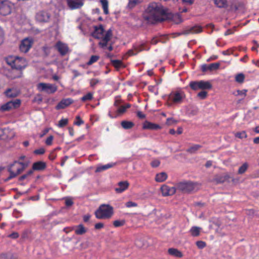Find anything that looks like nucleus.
I'll return each mask as SVG.
<instances>
[{
  "mask_svg": "<svg viewBox=\"0 0 259 259\" xmlns=\"http://www.w3.org/2000/svg\"><path fill=\"white\" fill-rule=\"evenodd\" d=\"M125 206L127 207H137L138 204L137 203L133 201H128L125 203Z\"/></svg>",
  "mask_w": 259,
  "mask_h": 259,
  "instance_id": "nucleus-52",
  "label": "nucleus"
},
{
  "mask_svg": "<svg viewBox=\"0 0 259 259\" xmlns=\"http://www.w3.org/2000/svg\"><path fill=\"white\" fill-rule=\"evenodd\" d=\"M177 123V121L172 118H168L166 120V124L168 125L175 124Z\"/></svg>",
  "mask_w": 259,
  "mask_h": 259,
  "instance_id": "nucleus-49",
  "label": "nucleus"
},
{
  "mask_svg": "<svg viewBox=\"0 0 259 259\" xmlns=\"http://www.w3.org/2000/svg\"><path fill=\"white\" fill-rule=\"evenodd\" d=\"M9 237L13 239H16L18 238L19 234L17 232H13L12 234H10L9 235Z\"/></svg>",
  "mask_w": 259,
  "mask_h": 259,
  "instance_id": "nucleus-63",
  "label": "nucleus"
},
{
  "mask_svg": "<svg viewBox=\"0 0 259 259\" xmlns=\"http://www.w3.org/2000/svg\"><path fill=\"white\" fill-rule=\"evenodd\" d=\"M232 178L231 176L227 174L218 175L215 176L213 179V182L216 184H221L226 182H228L229 179Z\"/></svg>",
  "mask_w": 259,
  "mask_h": 259,
  "instance_id": "nucleus-14",
  "label": "nucleus"
},
{
  "mask_svg": "<svg viewBox=\"0 0 259 259\" xmlns=\"http://www.w3.org/2000/svg\"><path fill=\"white\" fill-rule=\"evenodd\" d=\"M208 66H209V71L217 70L219 68V67L220 66V63H211V64L208 65Z\"/></svg>",
  "mask_w": 259,
  "mask_h": 259,
  "instance_id": "nucleus-43",
  "label": "nucleus"
},
{
  "mask_svg": "<svg viewBox=\"0 0 259 259\" xmlns=\"http://www.w3.org/2000/svg\"><path fill=\"white\" fill-rule=\"evenodd\" d=\"M99 59V57L97 55H93L91 56L90 60L87 63L88 65H91L94 63L97 62Z\"/></svg>",
  "mask_w": 259,
  "mask_h": 259,
  "instance_id": "nucleus-40",
  "label": "nucleus"
},
{
  "mask_svg": "<svg viewBox=\"0 0 259 259\" xmlns=\"http://www.w3.org/2000/svg\"><path fill=\"white\" fill-rule=\"evenodd\" d=\"M73 203V202L71 199L66 198L65 200V204L67 206H70Z\"/></svg>",
  "mask_w": 259,
  "mask_h": 259,
  "instance_id": "nucleus-60",
  "label": "nucleus"
},
{
  "mask_svg": "<svg viewBox=\"0 0 259 259\" xmlns=\"http://www.w3.org/2000/svg\"><path fill=\"white\" fill-rule=\"evenodd\" d=\"M140 3L139 0H129L128 7L132 9Z\"/></svg>",
  "mask_w": 259,
  "mask_h": 259,
  "instance_id": "nucleus-44",
  "label": "nucleus"
},
{
  "mask_svg": "<svg viewBox=\"0 0 259 259\" xmlns=\"http://www.w3.org/2000/svg\"><path fill=\"white\" fill-rule=\"evenodd\" d=\"M235 136L239 139H243L247 138V134L245 131L241 132H237L235 134Z\"/></svg>",
  "mask_w": 259,
  "mask_h": 259,
  "instance_id": "nucleus-41",
  "label": "nucleus"
},
{
  "mask_svg": "<svg viewBox=\"0 0 259 259\" xmlns=\"http://www.w3.org/2000/svg\"><path fill=\"white\" fill-rule=\"evenodd\" d=\"M12 5L7 1L2 2L0 4V14L3 16L10 14L11 12Z\"/></svg>",
  "mask_w": 259,
  "mask_h": 259,
  "instance_id": "nucleus-10",
  "label": "nucleus"
},
{
  "mask_svg": "<svg viewBox=\"0 0 259 259\" xmlns=\"http://www.w3.org/2000/svg\"><path fill=\"white\" fill-rule=\"evenodd\" d=\"M87 229L83 227L82 224H80L76 227L75 230V234L77 235H82L86 233Z\"/></svg>",
  "mask_w": 259,
  "mask_h": 259,
  "instance_id": "nucleus-31",
  "label": "nucleus"
},
{
  "mask_svg": "<svg viewBox=\"0 0 259 259\" xmlns=\"http://www.w3.org/2000/svg\"><path fill=\"white\" fill-rule=\"evenodd\" d=\"M167 38V36L166 35H160L158 36V41L162 43H164Z\"/></svg>",
  "mask_w": 259,
  "mask_h": 259,
  "instance_id": "nucleus-56",
  "label": "nucleus"
},
{
  "mask_svg": "<svg viewBox=\"0 0 259 259\" xmlns=\"http://www.w3.org/2000/svg\"><path fill=\"white\" fill-rule=\"evenodd\" d=\"M55 47L61 56H65L69 50L68 46L61 41L57 42Z\"/></svg>",
  "mask_w": 259,
  "mask_h": 259,
  "instance_id": "nucleus-16",
  "label": "nucleus"
},
{
  "mask_svg": "<svg viewBox=\"0 0 259 259\" xmlns=\"http://www.w3.org/2000/svg\"><path fill=\"white\" fill-rule=\"evenodd\" d=\"M162 195L163 196H171L177 192L176 185L175 186L170 187L166 185H163L160 188Z\"/></svg>",
  "mask_w": 259,
  "mask_h": 259,
  "instance_id": "nucleus-12",
  "label": "nucleus"
},
{
  "mask_svg": "<svg viewBox=\"0 0 259 259\" xmlns=\"http://www.w3.org/2000/svg\"><path fill=\"white\" fill-rule=\"evenodd\" d=\"M45 152V149H44L42 148H39L38 149H36L34 151V153L35 154L41 155V154H43Z\"/></svg>",
  "mask_w": 259,
  "mask_h": 259,
  "instance_id": "nucleus-57",
  "label": "nucleus"
},
{
  "mask_svg": "<svg viewBox=\"0 0 259 259\" xmlns=\"http://www.w3.org/2000/svg\"><path fill=\"white\" fill-rule=\"evenodd\" d=\"M129 185L127 181L119 182L117 184L118 187L116 188L115 190L118 193H122L128 188Z\"/></svg>",
  "mask_w": 259,
  "mask_h": 259,
  "instance_id": "nucleus-20",
  "label": "nucleus"
},
{
  "mask_svg": "<svg viewBox=\"0 0 259 259\" xmlns=\"http://www.w3.org/2000/svg\"><path fill=\"white\" fill-rule=\"evenodd\" d=\"M214 4L219 8H224L227 6L226 0H213Z\"/></svg>",
  "mask_w": 259,
  "mask_h": 259,
  "instance_id": "nucleus-34",
  "label": "nucleus"
},
{
  "mask_svg": "<svg viewBox=\"0 0 259 259\" xmlns=\"http://www.w3.org/2000/svg\"><path fill=\"white\" fill-rule=\"evenodd\" d=\"M33 40L31 38H26L21 41L19 48L21 52L27 53L32 46Z\"/></svg>",
  "mask_w": 259,
  "mask_h": 259,
  "instance_id": "nucleus-11",
  "label": "nucleus"
},
{
  "mask_svg": "<svg viewBox=\"0 0 259 259\" xmlns=\"http://www.w3.org/2000/svg\"><path fill=\"white\" fill-rule=\"evenodd\" d=\"M143 128L144 129L157 130L160 129L161 127L159 125L157 124H155L148 121H146L143 124Z\"/></svg>",
  "mask_w": 259,
  "mask_h": 259,
  "instance_id": "nucleus-24",
  "label": "nucleus"
},
{
  "mask_svg": "<svg viewBox=\"0 0 259 259\" xmlns=\"http://www.w3.org/2000/svg\"><path fill=\"white\" fill-rule=\"evenodd\" d=\"M104 32V29L102 25H100L99 27H95V30L92 33V36L97 39H100L102 37L103 34Z\"/></svg>",
  "mask_w": 259,
  "mask_h": 259,
  "instance_id": "nucleus-22",
  "label": "nucleus"
},
{
  "mask_svg": "<svg viewBox=\"0 0 259 259\" xmlns=\"http://www.w3.org/2000/svg\"><path fill=\"white\" fill-rule=\"evenodd\" d=\"M121 125L122 127L125 129H131L134 126V123L132 121L123 120L121 122Z\"/></svg>",
  "mask_w": 259,
  "mask_h": 259,
  "instance_id": "nucleus-30",
  "label": "nucleus"
},
{
  "mask_svg": "<svg viewBox=\"0 0 259 259\" xmlns=\"http://www.w3.org/2000/svg\"><path fill=\"white\" fill-rule=\"evenodd\" d=\"M254 210L253 209H248L246 211V213L250 216H253L254 215Z\"/></svg>",
  "mask_w": 259,
  "mask_h": 259,
  "instance_id": "nucleus-64",
  "label": "nucleus"
},
{
  "mask_svg": "<svg viewBox=\"0 0 259 259\" xmlns=\"http://www.w3.org/2000/svg\"><path fill=\"white\" fill-rule=\"evenodd\" d=\"M47 167V165L46 162L38 161L36 162L33 163L32 165V169L33 170H43Z\"/></svg>",
  "mask_w": 259,
  "mask_h": 259,
  "instance_id": "nucleus-23",
  "label": "nucleus"
},
{
  "mask_svg": "<svg viewBox=\"0 0 259 259\" xmlns=\"http://www.w3.org/2000/svg\"><path fill=\"white\" fill-rule=\"evenodd\" d=\"M5 94L7 97L15 98L19 94V92L16 89H8L5 92Z\"/></svg>",
  "mask_w": 259,
  "mask_h": 259,
  "instance_id": "nucleus-25",
  "label": "nucleus"
},
{
  "mask_svg": "<svg viewBox=\"0 0 259 259\" xmlns=\"http://www.w3.org/2000/svg\"><path fill=\"white\" fill-rule=\"evenodd\" d=\"M9 130L8 129H1L0 128V140H8L10 139L11 137H9L8 135Z\"/></svg>",
  "mask_w": 259,
  "mask_h": 259,
  "instance_id": "nucleus-28",
  "label": "nucleus"
},
{
  "mask_svg": "<svg viewBox=\"0 0 259 259\" xmlns=\"http://www.w3.org/2000/svg\"><path fill=\"white\" fill-rule=\"evenodd\" d=\"M167 178V175L165 172L157 174L155 177V181L158 182H164Z\"/></svg>",
  "mask_w": 259,
  "mask_h": 259,
  "instance_id": "nucleus-27",
  "label": "nucleus"
},
{
  "mask_svg": "<svg viewBox=\"0 0 259 259\" xmlns=\"http://www.w3.org/2000/svg\"><path fill=\"white\" fill-rule=\"evenodd\" d=\"M112 64L113 65V66L116 68L117 69H119L121 67H124V66L123 65L122 62L118 60H114L111 61Z\"/></svg>",
  "mask_w": 259,
  "mask_h": 259,
  "instance_id": "nucleus-35",
  "label": "nucleus"
},
{
  "mask_svg": "<svg viewBox=\"0 0 259 259\" xmlns=\"http://www.w3.org/2000/svg\"><path fill=\"white\" fill-rule=\"evenodd\" d=\"M168 253L169 254L176 257H182L183 254L181 251L177 248H170L168 249Z\"/></svg>",
  "mask_w": 259,
  "mask_h": 259,
  "instance_id": "nucleus-26",
  "label": "nucleus"
},
{
  "mask_svg": "<svg viewBox=\"0 0 259 259\" xmlns=\"http://www.w3.org/2000/svg\"><path fill=\"white\" fill-rule=\"evenodd\" d=\"M54 139V137L53 136H50L46 141V144L47 145H51L52 144L53 140Z\"/></svg>",
  "mask_w": 259,
  "mask_h": 259,
  "instance_id": "nucleus-55",
  "label": "nucleus"
},
{
  "mask_svg": "<svg viewBox=\"0 0 259 259\" xmlns=\"http://www.w3.org/2000/svg\"><path fill=\"white\" fill-rule=\"evenodd\" d=\"M67 3L71 9H79L83 4L82 0H67Z\"/></svg>",
  "mask_w": 259,
  "mask_h": 259,
  "instance_id": "nucleus-18",
  "label": "nucleus"
},
{
  "mask_svg": "<svg viewBox=\"0 0 259 259\" xmlns=\"http://www.w3.org/2000/svg\"><path fill=\"white\" fill-rule=\"evenodd\" d=\"M77 121L75 122V124L77 125H80L83 123V120L80 118V117L78 116L76 117Z\"/></svg>",
  "mask_w": 259,
  "mask_h": 259,
  "instance_id": "nucleus-61",
  "label": "nucleus"
},
{
  "mask_svg": "<svg viewBox=\"0 0 259 259\" xmlns=\"http://www.w3.org/2000/svg\"><path fill=\"white\" fill-rule=\"evenodd\" d=\"M99 82V80L96 78L92 79L90 81V84L92 87L95 86Z\"/></svg>",
  "mask_w": 259,
  "mask_h": 259,
  "instance_id": "nucleus-58",
  "label": "nucleus"
},
{
  "mask_svg": "<svg viewBox=\"0 0 259 259\" xmlns=\"http://www.w3.org/2000/svg\"><path fill=\"white\" fill-rule=\"evenodd\" d=\"M247 90H243L242 91L240 90H237V94H234L235 96H238V95H243L244 97H245L246 96V92Z\"/></svg>",
  "mask_w": 259,
  "mask_h": 259,
  "instance_id": "nucleus-53",
  "label": "nucleus"
},
{
  "mask_svg": "<svg viewBox=\"0 0 259 259\" xmlns=\"http://www.w3.org/2000/svg\"><path fill=\"white\" fill-rule=\"evenodd\" d=\"M21 104V100L16 99L14 101L8 102L6 104L2 105L1 110L3 111H10L13 109L18 108Z\"/></svg>",
  "mask_w": 259,
  "mask_h": 259,
  "instance_id": "nucleus-8",
  "label": "nucleus"
},
{
  "mask_svg": "<svg viewBox=\"0 0 259 259\" xmlns=\"http://www.w3.org/2000/svg\"><path fill=\"white\" fill-rule=\"evenodd\" d=\"M196 243L197 247L200 249L204 248L206 246V243L202 241H198Z\"/></svg>",
  "mask_w": 259,
  "mask_h": 259,
  "instance_id": "nucleus-51",
  "label": "nucleus"
},
{
  "mask_svg": "<svg viewBox=\"0 0 259 259\" xmlns=\"http://www.w3.org/2000/svg\"><path fill=\"white\" fill-rule=\"evenodd\" d=\"M10 253H2L0 254V259H9Z\"/></svg>",
  "mask_w": 259,
  "mask_h": 259,
  "instance_id": "nucleus-54",
  "label": "nucleus"
},
{
  "mask_svg": "<svg viewBox=\"0 0 259 259\" xmlns=\"http://www.w3.org/2000/svg\"><path fill=\"white\" fill-rule=\"evenodd\" d=\"M135 244L136 246L139 248H141L144 246L143 240L142 238L137 239L136 241Z\"/></svg>",
  "mask_w": 259,
  "mask_h": 259,
  "instance_id": "nucleus-48",
  "label": "nucleus"
},
{
  "mask_svg": "<svg viewBox=\"0 0 259 259\" xmlns=\"http://www.w3.org/2000/svg\"><path fill=\"white\" fill-rule=\"evenodd\" d=\"M33 174V170H29L27 174L21 176L19 178V181H23L25 179H26L28 176L31 175Z\"/></svg>",
  "mask_w": 259,
  "mask_h": 259,
  "instance_id": "nucleus-50",
  "label": "nucleus"
},
{
  "mask_svg": "<svg viewBox=\"0 0 259 259\" xmlns=\"http://www.w3.org/2000/svg\"><path fill=\"white\" fill-rule=\"evenodd\" d=\"M28 165V163L15 161L8 168L10 176L8 178L7 180H10L20 174Z\"/></svg>",
  "mask_w": 259,
  "mask_h": 259,
  "instance_id": "nucleus-4",
  "label": "nucleus"
},
{
  "mask_svg": "<svg viewBox=\"0 0 259 259\" xmlns=\"http://www.w3.org/2000/svg\"><path fill=\"white\" fill-rule=\"evenodd\" d=\"M37 87L40 91H44L49 94L54 93L57 90L56 85L43 82L39 83Z\"/></svg>",
  "mask_w": 259,
  "mask_h": 259,
  "instance_id": "nucleus-7",
  "label": "nucleus"
},
{
  "mask_svg": "<svg viewBox=\"0 0 259 259\" xmlns=\"http://www.w3.org/2000/svg\"><path fill=\"white\" fill-rule=\"evenodd\" d=\"M202 31V27L200 26H194L193 27H191L190 28H187L185 30H183L181 33H179V35L180 34H188L190 33H199Z\"/></svg>",
  "mask_w": 259,
  "mask_h": 259,
  "instance_id": "nucleus-17",
  "label": "nucleus"
},
{
  "mask_svg": "<svg viewBox=\"0 0 259 259\" xmlns=\"http://www.w3.org/2000/svg\"><path fill=\"white\" fill-rule=\"evenodd\" d=\"M177 191L184 194H191L197 191L200 187V184L197 182L191 181H183L179 182L176 184Z\"/></svg>",
  "mask_w": 259,
  "mask_h": 259,
  "instance_id": "nucleus-2",
  "label": "nucleus"
},
{
  "mask_svg": "<svg viewBox=\"0 0 259 259\" xmlns=\"http://www.w3.org/2000/svg\"><path fill=\"white\" fill-rule=\"evenodd\" d=\"M73 103V100L71 99H65L62 100L56 106V108L57 110L64 109Z\"/></svg>",
  "mask_w": 259,
  "mask_h": 259,
  "instance_id": "nucleus-21",
  "label": "nucleus"
},
{
  "mask_svg": "<svg viewBox=\"0 0 259 259\" xmlns=\"http://www.w3.org/2000/svg\"><path fill=\"white\" fill-rule=\"evenodd\" d=\"M160 164V161L158 160H154L151 162V165L153 167H158Z\"/></svg>",
  "mask_w": 259,
  "mask_h": 259,
  "instance_id": "nucleus-59",
  "label": "nucleus"
},
{
  "mask_svg": "<svg viewBox=\"0 0 259 259\" xmlns=\"http://www.w3.org/2000/svg\"><path fill=\"white\" fill-rule=\"evenodd\" d=\"M189 85L193 90H197L198 89L209 90L212 88V85L209 82L203 80L191 81Z\"/></svg>",
  "mask_w": 259,
  "mask_h": 259,
  "instance_id": "nucleus-6",
  "label": "nucleus"
},
{
  "mask_svg": "<svg viewBox=\"0 0 259 259\" xmlns=\"http://www.w3.org/2000/svg\"><path fill=\"white\" fill-rule=\"evenodd\" d=\"M115 163H109L104 165H100L97 167L96 170V172H101L108 168H111L115 165Z\"/></svg>",
  "mask_w": 259,
  "mask_h": 259,
  "instance_id": "nucleus-29",
  "label": "nucleus"
},
{
  "mask_svg": "<svg viewBox=\"0 0 259 259\" xmlns=\"http://www.w3.org/2000/svg\"><path fill=\"white\" fill-rule=\"evenodd\" d=\"M93 98V94L91 93H88L85 96H83L81 98V101L83 102H85L87 101L91 100Z\"/></svg>",
  "mask_w": 259,
  "mask_h": 259,
  "instance_id": "nucleus-42",
  "label": "nucleus"
},
{
  "mask_svg": "<svg viewBox=\"0 0 259 259\" xmlns=\"http://www.w3.org/2000/svg\"><path fill=\"white\" fill-rule=\"evenodd\" d=\"M201 228L198 227H193L190 229V232L192 236H198L200 234V231Z\"/></svg>",
  "mask_w": 259,
  "mask_h": 259,
  "instance_id": "nucleus-33",
  "label": "nucleus"
},
{
  "mask_svg": "<svg viewBox=\"0 0 259 259\" xmlns=\"http://www.w3.org/2000/svg\"><path fill=\"white\" fill-rule=\"evenodd\" d=\"M68 123V119H62L59 121V123L58 124V126L60 127H63L66 125Z\"/></svg>",
  "mask_w": 259,
  "mask_h": 259,
  "instance_id": "nucleus-46",
  "label": "nucleus"
},
{
  "mask_svg": "<svg viewBox=\"0 0 259 259\" xmlns=\"http://www.w3.org/2000/svg\"><path fill=\"white\" fill-rule=\"evenodd\" d=\"M245 79L244 75L241 73L237 74L235 76V81L239 83H242L244 82Z\"/></svg>",
  "mask_w": 259,
  "mask_h": 259,
  "instance_id": "nucleus-37",
  "label": "nucleus"
},
{
  "mask_svg": "<svg viewBox=\"0 0 259 259\" xmlns=\"http://www.w3.org/2000/svg\"><path fill=\"white\" fill-rule=\"evenodd\" d=\"M149 48L146 42H142L140 45H135L133 49L130 50L127 53L129 56L135 55L143 50H148Z\"/></svg>",
  "mask_w": 259,
  "mask_h": 259,
  "instance_id": "nucleus-9",
  "label": "nucleus"
},
{
  "mask_svg": "<svg viewBox=\"0 0 259 259\" xmlns=\"http://www.w3.org/2000/svg\"><path fill=\"white\" fill-rule=\"evenodd\" d=\"M112 36V30L111 29H109L106 32L105 35L102 37V39L101 41L99 42V45L102 48H105L107 45L108 42L110 40Z\"/></svg>",
  "mask_w": 259,
  "mask_h": 259,
  "instance_id": "nucleus-15",
  "label": "nucleus"
},
{
  "mask_svg": "<svg viewBox=\"0 0 259 259\" xmlns=\"http://www.w3.org/2000/svg\"><path fill=\"white\" fill-rule=\"evenodd\" d=\"M130 107L131 105L130 104H126L125 106H121L117 110V112L118 114H122L125 112L126 109Z\"/></svg>",
  "mask_w": 259,
  "mask_h": 259,
  "instance_id": "nucleus-39",
  "label": "nucleus"
},
{
  "mask_svg": "<svg viewBox=\"0 0 259 259\" xmlns=\"http://www.w3.org/2000/svg\"><path fill=\"white\" fill-rule=\"evenodd\" d=\"M100 2L102 5V7H103V9L104 10V13L106 15L108 14L109 13V12H108V2L107 0H101Z\"/></svg>",
  "mask_w": 259,
  "mask_h": 259,
  "instance_id": "nucleus-36",
  "label": "nucleus"
},
{
  "mask_svg": "<svg viewBox=\"0 0 259 259\" xmlns=\"http://www.w3.org/2000/svg\"><path fill=\"white\" fill-rule=\"evenodd\" d=\"M104 224L102 223H97L95 225V228L97 230L102 229L104 227Z\"/></svg>",
  "mask_w": 259,
  "mask_h": 259,
  "instance_id": "nucleus-62",
  "label": "nucleus"
},
{
  "mask_svg": "<svg viewBox=\"0 0 259 259\" xmlns=\"http://www.w3.org/2000/svg\"><path fill=\"white\" fill-rule=\"evenodd\" d=\"M185 95L182 92H174L171 93L169 98L174 103H181Z\"/></svg>",
  "mask_w": 259,
  "mask_h": 259,
  "instance_id": "nucleus-13",
  "label": "nucleus"
},
{
  "mask_svg": "<svg viewBox=\"0 0 259 259\" xmlns=\"http://www.w3.org/2000/svg\"><path fill=\"white\" fill-rule=\"evenodd\" d=\"M113 213V208L108 204H102L95 211L96 217L98 219L110 218Z\"/></svg>",
  "mask_w": 259,
  "mask_h": 259,
  "instance_id": "nucleus-5",
  "label": "nucleus"
},
{
  "mask_svg": "<svg viewBox=\"0 0 259 259\" xmlns=\"http://www.w3.org/2000/svg\"><path fill=\"white\" fill-rule=\"evenodd\" d=\"M125 224V221L124 220H116L113 222V225L115 227H119L120 226H123Z\"/></svg>",
  "mask_w": 259,
  "mask_h": 259,
  "instance_id": "nucleus-45",
  "label": "nucleus"
},
{
  "mask_svg": "<svg viewBox=\"0 0 259 259\" xmlns=\"http://www.w3.org/2000/svg\"><path fill=\"white\" fill-rule=\"evenodd\" d=\"M197 96L201 99H204L207 96V92L204 91H201L197 94Z\"/></svg>",
  "mask_w": 259,
  "mask_h": 259,
  "instance_id": "nucleus-47",
  "label": "nucleus"
},
{
  "mask_svg": "<svg viewBox=\"0 0 259 259\" xmlns=\"http://www.w3.org/2000/svg\"><path fill=\"white\" fill-rule=\"evenodd\" d=\"M170 18V15L163 8L156 3L150 4L143 14V18L149 24H155Z\"/></svg>",
  "mask_w": 259,
  "mask_h": 259,
  "instance_id": "nucleus-1",
  "label": "nucleus"
},
{
  "mask_svg": "<svg viewBox=\"0 0 259 259\" xmlns=\"http://www.w3.org/2000/svg\"><path fill=\"white\" fill-rule=\"evenodd\" d=\"M36 18L39 22H46L49 20L50 15L47 12L40 11L36 14Z\"/></svg>",
  "mask_w": 259,
  "mask_h": 259,
  "instance_id": "nucleus-19",
  "label": "nucleus"
},
{
  "mask_svg": "<svg viewBox=\"0 0 259 259\" xmlns=\"http://www.w3.org/2000/svg\"><path fill=\"white\" fill-rule=\"evenodd\" d=\"M7 62L13 69L20 71L19 75L17 76L18 77H21V70L25 68L27 65L24 58L19 57H10L7 59Z\"/></svg>",
  "mask_w": 259,
  "mask_h": 259,
  "instance_id": "nucleus-3",
  "label": "nucleus"
},
{
  "mask_svg": "<svg viewBox=\"0 0 259 259\" xmlns=\"http://www.w3.org/2000/svg\"><path fill=\"white\" fill-rule=\"evenodd\" d=\"M202 146L200 145H194L190 147L189 148L187 149L186 151L189 153L193 154L196 153L198 150H199Z\"/></svg>",
  "mask_w": 259,
  "mask_h": 259,
  "instance_id": "nucleus-32",
  "label": "nucleus"
},
{
  "mask_svg": "<svg viewBox=\"0 0 259 259\" xmlns=\"http://www.w3.org/2000/svg\"><path fill=\"white\" fill-rule=\"evenodd\" d=\"M248 167V164L247 162H245L243 163L239 168L238 173V174H244L246 170L247 169Z\"/></svg>",
  "mask_w": 259,
  "mask_h": 259,
  "instance_id": "nucleus-38",
  "label": "nucleus"
}]
</instances>
